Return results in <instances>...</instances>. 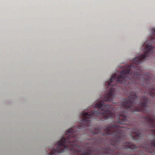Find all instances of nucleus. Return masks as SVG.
<instances>
[{"mask_svg": "<svg viewBox=\"0 0 155 155\" xmlns=\"http://www.w3.org/2000/svg\"><path fill=\"white\" fill-rule=\"evenodd\" d=\"M153 47L147 45L145 48L144 53L133 59L132 64L121 71L118 77L116 73L113 74L110 80L105 83L107 88L110 87L108 93L105 94L103 99L95 104L94 107L97 108V110L91 112L83 111L81 116H126V112L121 108H118L117 111L113 113V108L106 102L112 100L114 97L115 87L118 84L124 85L128 91L133 88L136 84L144 85L148 84L152 81V74L147 72L142 75L143 72L140 71L139 67L140 63L145 61L153 53Z\"/></svg>", "mask_w": 155, "mask_h": 155, "instance_id": "nucleus-1", "label": "nucleus"}, {"mask_svg": "<svg viewBox=\"0 0 155 155\" xmlns=\"http://www.w3.org/2000/svg\"><path fill=\"white\" fill-rule=\"evenodd\" d=\"M127 95L129 99H124L120 105L121 108L128 110L131 112H141L144 114H147V116L144 118V120L149 127L153 128L152 130V131L153 134L155 135V117L149 114L151 113L148 109L147 105L148 100L147 97H142L141 101L138 103L137 102L138 97L135 92L130 91L127 94ZM150 143H155V138L151 141Z\"/></svg>", "mask_w": 155, "mask_h": 155, "instance_id": "nucleus-2", "label": "nucleus"}, {"mask_svg": "<svg viewBox=\"0 0 155 155\" xmlns=\"http://www.w3.org/2000/svg\"><path fill=\"white\" fill-rule=\"evenodd\" d=\"M131 136L132 139L136 141L139 140L142 137V134L140 133V130L137 128H134L132 130Z\"/></svg>", "mask_w": 155, "mask_h": 155, "instance_id": "nucleus-3", "label": "nucleus"}, {"mask_svg": "<svg viewBox=\"0 0 155 155\" xmlns=\"http://www.w3.org/2000/svg\"><path fill=\"white\" fill-rule=\"evenodd\" d=\"M100 153L102 154H113L114 153V151L110 149L109 147H107L102 148L101 151H100Z\"/></svg>", "mask_w": 155, "mask_h": 155, "instance_id": "nucleus-4", "label": "nucleus"}, {"mask_svg": "<svg viewBox=\"0 0 155 155\" xmlns=\"http://www.w3.org/2000/svg\"><path fill=\"white\" fill-rule=\"evenodd\" d=\"M149 95L152 97H155V85H153L152 87H150L148 91Z\"/></svg>", "mask_w": 155, "mask_h": 155, "instance_id": "nucleus-5", "label": "nucleus"}, {"mask_svg": "<svg viewBox=\"0 0 155 155\" xmlns=\"http://www.w3.org/2000/svg\"><path fill=\"white\" fill-rule=\"evenodd\" d=\"M151 42H154L155 43V38L153 37H152L151 38Z\"/></svg>", "mask_w": 155, "mask_h": 155, "instance_id": "nucleus-6", "label": "nucleus"}, {"mask_svg": "<svg viewBox=\"0 0 155 155\" xmlns=\"http://www.w3.org/2000/svg\"><path fill=\"white\" fill-rule=\"evenodd\" d=\"M151 31L153 35H155V28H153L152 29Z\"/></svg>", "mask_w": 155, "mask_h": 155, "instance_id": "nucleus-7", "label": "nucleus"}]
</instances>
